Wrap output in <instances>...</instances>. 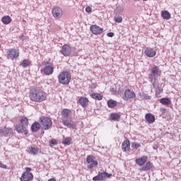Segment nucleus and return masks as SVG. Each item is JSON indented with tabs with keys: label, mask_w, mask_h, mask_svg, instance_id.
Returning <instances> with one entry per match:
<instances>
[{
	"label": "nucleus",
	"mask_w": 181,
	"mask_h": 181,
	"mask_svg": "<svg viewBox=\"0 0 181 181\" xmlns=\"http://www.w3.org/2000/svg\"><path fill=\"white\" fill-rule=\"evenodd\" d=\"M30 98L31 101L35 103H42L47 98L46 93L40 89V88H35L30 90Z\"/></svg>",
	"instance_id": "obj_1"
},
{
	"label": "nucleus",
	"mask_w": 181,
	"mask_h": 181,
	"mask_svg": "<svg viewBox=\"0 0 181 181\" xmlns=\"http://www.w3.org/2000/svg\"><path fill=\"white\" fill-rule=\"evenodd\" d=\"M159 73H160V71L159 70V67L157 66H155L151 69V74H149L148 78L150 83L153 85V88H156V85H155V83L158 81V77H159Z\"/></svg>",
	"instance_id": "obj_2"
},
{
	"label": "nucleus",
	"mask_w": 181,
	"mask_h": 181,
	"mask_svg": "<svg viewBox=\"0 0 181 181\" xmlns=\"http://www.w3.org/2000/svg\"><path fill=\"white\" fill-rule=\"evenodd\" d=\"M58 81L60 84L67 86V84H70V81H71V75L67 71H62L58 75Z\"/></svg>",
	"instance_id": "obj_3"
},
{
	"label": "nucleus",
	"mask_w": 181,
	"mask_h": 181,
	"mask_svg": "<svg viewBox=\"0 0 181 181\" xmlns=\"http://www.w3.org/2000/svg\"><path fill=\"white\" fill-rule=\"evenodd\" d=\"M40 122L42 125V128L45 129V131H47L48 129H50V127H52V119H50L48 117H41L40 118Z\"/></svg>",
	"instance_id": "obj_4"
},
{
	"label": "nucleus",
	"mask_w": 181,
	"mask_h": 181,
	"mask_svg": "<svg viewBox=\"0 0 181 181\" xmlns=\"http://www.w3.org/2000/svg\"><path fill=\"white\" fill-rule=\"evenodd\" d=\"M112 176V173H108L105 171L99 172L97 175L93 177V181H103L106 178H110Z\"/></svg>",
	"instance_id": "obj_5"
},
{
	"label": "nucleus",
	"mask_w": 181,
	"mask_h": 181,
	"mask_svg": "<svg viewBox=\"0 0 181 181\" xmlns=\"http://www.w3.org/2000/svg\"><path fill=\"white\" fill-rule=\"evenodd\" d=\"M52 16L55 19H60L63 16V10L59 6H55L52 10Z\"/></svg>",
	"instance_id": "obj_6"
},
{
	"label": "nucleus",
	"mask_w": 181,
	"mask_h": 181,
	"mask_svg": "<svg viewBox=\"0 0 181 181\" xmlns=\"http://www.w3.org/2000/svg\"><path fill=\"white\" fill-rule=\"evenodd\" d=\"M19 57V50L16 49H11L7 52V58L11 59V60H15Z\"/></svg>",
	"instance_id": "obj_7"
},
{
	"label": "nucleus",
	"mask_w": 181,
	"mask_h": 181,
	"mask_svg": "<svg viewBox=\"0 0 181 181\" xmlns=\"http://www.w3.org/2000/svg\"><path fill=\"white\" fill-rule=\"evenodd\" d=\"M0 135H2V136H11V135H13V130L12 128L5 127L3 129H0Z\"/></svg>",
	"instance_id": "obj_8"
},
{
	"label": "nucleus",
	"mask_w": 181,
	"mask_h": 181,
	"mask_svg": "<svg viewBox=\"0 0 181 181\" xmlns=\"http://www.w3.org/2000/svg\"><path fill=\"white\" fill-rule=\"evenodd\" d=\"M90 30L93 35H101L104 32V28H100L97 25H92L90 27Z\"/></svg>",
	"instance_id": "obj_9"
},
{
	"label": "nucleus",
	"mask_w": 181,
	"mask_h": 181,
	"mask_svg": "<svg viewBox=\"0 0 181 181\" xmlns=\"http://www.w3.org/2000/svg\"><path fill=\"white\" fill-rule=\"evenodd\" d=\"M62 124L64 127L69 128L70 129H76V122L74 121L66 119H62Z\"/></svg>",
	"instance_id": "obj_10"
},
{
	"label": "nucleus",
	"mask_w": 181,
	"mask_h": 181,
	"mask_svg": "<svg viewBox=\"0 0 181 181\" xmlns=\"http://www.w3.org/2000/svg\"><path fill=\"white\" fill-rule=\"evenodd\" d=\"M43 71L45 76H52V74H53V71H54V65H46L43 69Z\"/></svg>",
	"instance_id": "obj_11"
},
{
	"label": "nucleus",
	"mask_w": 181,
	"mask_h": 181,
	"mask_svg": "<svg viewBox=\"0 0 181 181\" xmlns=\"http://www.w3.org/2000/svg\"><path fill=\"white\" fill-rule=\"evenodd\" d=\"M135 97H136V94H135V92H134L133 90H131L129 89H126L124 90V100H131L132 98H135Z\"/></svg>",
	"instance_id": "obj_12"
},
{
	"label": "nucleus",
	"mask_w": 181,
	"mask_h": 181,
	"mask_svg": "<svg viewBox=\"0 0 181 181\" xmlns=\"http://www.w3.org/2000/svg\"><path fill=\"white\" fill-rule=\"evenodd\" d=\"M21 181L33 180V174L32 173L24 172L21 177Z\"/></svg>",
	"instance_id": "obj_13"
},
{
	"label": "nucleus",
	"mask_w": 181,
	"mask_h": 181,
	"mask_svg": "<svg viewBox=\"0 0 181 181\" xmlns=\"http://www.w3.org/2000/svg\"><path fill=\"white\" fill-rule=\"evenodd\" d=\"M61 53L62 54H63V56H65V57L70 56V54L71 53V47H70V45H64L62 47Z\"/></svg>",
	"instance_id": "obj_14"
},
{
	"label": "nucleus",
	"mask_w": 181,
	"mask_h": 181,
	"mask_svg": "<svg viewBox=\"0 0 181 181\" xmlns=\"http://www.w3.org/2000/svg\"><path fill=\"white\" fill-rule=\"evenodd\" d=\"M16 131H17V132L18 134H23L25 135H28V129L26 127H25V126H23L22 124H17L16 127Z\"/></svg>",
	"instance_id": "obj_15"
},
{
	"label": "nucleus",
	"mask_w": 181,
	"mask_h": 181,
	"mask_svg": "<svg viewBox=\"0 0 181 181\" xmlns=\"http://www.w3.org/2000/svg\"><path fill=\"white\" fill-rule=\"evenodd\" d=\"M144 53L147 57H155L156 56V51L152 48H146Z\"/></svg>",
	"instance_id": "obj_16"
},
{
	"label": "nucleus",
	"mask_w": 181,
	"mask_h": 181,
	"mask_svg": "<svg viewBox=\"0 0 181 181\" xmlns=\"http://www.w3.org/2000/svg\"><path fill=\"white\" fill-rule=\"evenodd\" d=\"M71 115V110L69 109H63L62 111V120L63 119H69V117Z\"/></svg>",
	"instance_id": "obj_17"
},
{
	"label": "nucleus",
	"mask_w": 181,
	"mask_h": 181,
	"mask_svg": "<svg viewBox=\"0 0 181 181\" xmlns=\"http://www.w3.org/2000/svg\"><path fill=\"white\" fill-rule=\"evenodd\" d=\"M146 160H148V156H144L140 158H136V163L139 166H144L146 163Z\"/></svg>",
	"instance_id": "obj_18"
},
{
	"label": "nucleus",
	"mask_w": 181,
	"mask_h": 181,
	"mask_svg": "<svg viewBox=\"0 0 181 181\" xmlns=\"http://www.w3.org/2000/svg\"><path fill=\"white\" fill-rule=\"evenodd\" d=\"M131 148V142L129 140L124 141L122 144V149L123 152H127V151H129Z\"/></svg>",
	"instance_id": "obj_19"
},
{
	"label": "nucleus",
	"mask_w": 181,
	"mask_h": 181,
	"mask_svg": "<svg viewBox=\"0 0 181 181\" xmlns=\"http://www.w3.org/2000/svg\"><path fill=\"white\" fill-rule=\"evenodd\" d=\"M145 119L148 124H153L155 122V116L151 113L146 114Z\"/></svg>",
	"instance_id": "obj_20"
},
{
	"label": "nucleus",
	"mask_w": 181,
	"mask_h": 181,
	"mask_svg": "<svg viewBox=\"0 0 181 181\" xmlns=\"http://www.w3.org/2000/svg\"><path fill=\"white\" fill-rule=\"evenodd\" d=\"M32 132H37L40 129V123L35 122L30 127Z\"/></svg>",
	"instance_id": "obj_21"
},
{
	"label": "nucleus",
	"mask_w": 181,
	"mask_h": 181,
	"mask_svg": "<svg viewBox=\"0 0 181 181\" xmlns=\"http://www.w3.org/2000/svg\"><path fill=\"white\" fill-rule=\"evenodd\" d=\"M159 103L162 104L163 105H170L172 104V100L169 98H162L160 100H158Z\"/></svg>",
	"instance_id": "obj_22"
},
{
	"label": "nucleus",
	"mask_w": 181,
	"mask_h": 181,
	"mask_svg": "<svg viewBox=\"0 0 181 181\" xmlns=\"http://www.w3.org/2000/svg\"><path fill=\"white\" fill-rule=\"evenodd\" d=\"M110 118L112 121L118 122L121 119V115L119 113H111L110 115Z\"/></svg>",
	"instance_id": "obj_23"
},
{
	"label": "nucleus",
	"mask_w": 181,
	"mask_h": 181,
	"mask_svg": "<svg viewBox=\"0 0 181 181\" xmlns=\"http://www.w3.org/2000/svg\"><path fill=\"white\" fill-rule=\"evenodd\" d=\"M1 22L4 25H9V23L12 22V18H11V16H4L1 18Z\"/></svg>",
	"instance_id": "obj_24"
},
{
	"label": "nucleus",
	"mask_w": 181,
	"mask_h": 181,
	"mask_svg": "<svg viewBox=\"0 0 181 181\" xmlns=\"http://www.w3.org/2000/svg\"><path fill=\"white\" fill-rule=\"evenodd\" d=\"M78 103L84 108V107H87V103H88V98H81L78 100Z\"/></svg>",
	"instance_id": "obj_25"
},
{
	"label": "nucleus",
	"mask_w": 181,
	"mask_h": 181,
	"mask_svg": "<svg viewBox=\"0 0 181 181\" xmlns=\"http://www.w3.org/2000/svg\"><path fill=\"white\" fill-rule=\"evenodd\" d=\"M21 125L24 127V128L28 129V125H29V119L26 117H22L21 119Z\"/></svg>",
	"instance_id": "obj_26"
},
{
	"label": "nucleus",
	"mask_w": 181,
	"mask_h": 181,
	"mask_svg": "<svg viewBox=\"0 0 181 181\" xmlns=\"http://www.w3.org/2000/svg\"><path fill=\"white\" fill-rule=\"evenodd\" d=\"M90 97L91 98H93V100H98V101H101V100H103V95L100 93H91Z\"/></svg>",
	"instance_id": "obj_27"
},
{
	"label": "nucleus",
	"mask_w": 181,
	"mask_h": 181,
	"mask_svg": "<svg viewBox=\"0 0 181 181\" xmlns=\"http://www.w3.org/2000/svg\"><path fill=\"white\" fill-rule=\"evenodd\" d=\"M161 16L163 19H165L166 21H168L170 18V13H169V11H163L161 12Z\"/></svg>",
	"instance_id": "obj_28"
},
{
	"label": "nucleus",
	"mask_w": 181,
	"mask_h": 181,
	"mask_svg": "<svg viewBox=\"0 0 181 181\" xmlns=\"http://www.w3.org/2000/svg\"><path fill=\"white\" fill-rule=\"evenodd\" d=\"M117 103L114 100H109L107 101V107L109 108H115V107H117Z\"/></svg>",
	"instance_id": "obj_29"
},
{
	"label": "nucleus",
	"mask_w": 181,
	"mask_h": 181,
	"mask_svg": "<svg viewBox=\"0 0 181 181\" xmlns=\"http://www.w3.org/2000/svg\"><path fill=\"white\" fill-rule=\"evenodd\" d=\"M39 153V148L37 147H31L28 151L30 155H37Z\"/></svg>",
	"instance_id": "obj_30"
},
{
	"label": "nucleus",
	"mask_w": 181,
	"mask_h": 181,
	"mask_svg": "<svg viewBox=\"0 0 181 181\" xmlns=\"http://www.w3.org/2000/svg\"><path fill=\"white\" fill-rule=\"evenodd\" d=\"M95 166H98V162L97 160L92 161L87 165V168L91 170L93 168H95Z\"/></svg>",
	"instance_id": "obj_31"
},
{
	"label": "nucleus",
	"mask_w": 181,
	"mask_h": 181,
	"mask_svg": "<svg viewBox=\"0 0 181 181\" xmlns=\"http://www.w3.org/2000/svg\"><path fill=\"white\" fill-rule=\"evenodd\" d=\"M30 62L28 59H24L21 64L20 66H22L24 69L26 67H29Z\"/></svg>",
	"instance_id": "obj_32"
},
{
	"label": "nucleus",
	"mask_w": 181,
	"mask_h": 181,
	"mask_svg": "<svg viewBox=\"0 0 181 181\" xmlns=\"http://www.w3.org/2000/svg\"><path fill=\"white\" fill-rule=\"evenodd\" d=\"M63 145H70L71 144V137H66L62 141Z\"/></svg>",
	"instance_id": "obj_33"
},
{
	"label": "nucleus",
	"mask_w": 181,
	"mask_h": 181,
	"mask_svg": "<svg viewBox=\"0 0 181 181\" xmlns=\"http://www.w3.org/2000/svg\"><path fill=\"white\" fill-rule=\"evenodd\" d=\"M95 158L94 156H88L86 158V162L87 163H91V162H94L95 160H94Z\"/></svg>",
	"instance_id": "obj_34"
},
{
	"label": "nucleus",
	"mask_w": 181,
	"mask_h": 181,
	"mask_svg": "<svg viewBox=\"0 0 181 181\" xmlns=\"http://www.w3.org/2000/svg\"><path fill=\"white\" fill-rule=\"evenodd\" d=\"M140 97H141V98H144V100H151V98H152V97L151 95H148L146 93L140 94Z\"/></svg>",
	"instance_id": "obj_35"
},
{
	"label": "nucleus",
	"mask_w": 181,
	"mask_h": 181,
	"mask_svg": "<svg viewBox=\"0 0 181 181\" xmlns=\"http://www.w3.org/2000/svg\"><path fill=\"white\" fill-rule=\"evenodd\" d=\"M132 149H137L138 148H141V144L139 143L133 142L132 143Z\"/></svg>",
	"instance_id": "obj_36"
},
{
	"label": "nucleus",
	"mask_w": 181,
	"mask_h": 181,
	"mask_svg": "<svg viewBox=\"0 0 181 181\" xmlns=\"http://www.w3.org/2000/svg\"><path fill=\"white\" fill-rule=\"evenodd\" d=\"M145 166L147 168V170H151V169H153V165L151 163V161H148Z\"/></svg>",
	"instance_id": "obj_37"
},
{
	"label": "nucleus",
	"mask_w": 181,
	"mask_h": 181,
	"mask_svg": "<svg viewBox=\"0 0 181 181\" xmlns=\"http://www.w3.org/2000/svg\"><path fill=\"white\" fill-rule=\"evenodd\" d=\"M115 21L117 23H121V22H122V18L121 16L115 17Z\"/></svg>",
	"instance_id": "obj_38"
},
{
	"label": "nucleus",
	"mask_w": 181,
	"mask_h": 181,
	"mask_svg": "<svg viewBox=\"0 0 181 181\" xmlns=\"http://www.w3.org/2000/svg\"><path fill=\"white\" fill-rule=\"evenodd\" d=\"M58 141L57 140H56L55 139H52L50 141H49V144L50 145H57Z\"/></svg>",
	"instance_id": "obj_39"
},
{
	"label": "nucleus",
	"mask_w": 181,
	"mask_h": 181,
	"mask_svg": "<svg viewBox=\"0 0 181 181\" xmlns=\"http://www.w3.org/2000/svg\"><path fill=\"white\" fill-rule=\"evenodd\" d=\"M116 11L118 13H121V12H122V11H124V8L119 6L117 7Z\"/></svg>",
	"instance_id": "obj_40"
},
{
	"label": "nucleus",
	"mask_w": 181,
	"mask_h": 181,
	"mask_svg": "<svg viewBox=\"0 0 181 181\" xmlns=\"http://www.w3.org/2000/svg\"><path fill=\"white\" fill-rule=\"evenodd\" d=\"M157 90L158 92L159 93V94H162V93H163V88L160 87V86H158L157 88Z\"/></svg>",
	"instance_id": "obj_41"
},
{
	"label": "nucleus",
	"mask_w": 181,
	"mask_h": 181,
	"mask_svg": "<svg viewBox=\"0 0 181 181\" xmlns=\"http://www.w3.org/2000/svg\"><path fill=\"white\" fill-rule=\"evenodd\" d=\"M92 11H93V8H91V7L90 6H88L86 8V12H87V13H90Z\"/></svg>",
	"instance_id": "obj_42"
},
{
	"label": "nucleus",
	"mask_w": 181,
	"mask_h": 181,
	"mask_svg": "<svg viewBox=\"0 0 181 181\" xmlns=\"http://www.w3.org/2000/svg\"><path fill=\"white\" fill-rule=\"evenodd\" d=\"M0 168L2 169H8V166L6 165L2 164V162L0 161Z\"/></svg>",
	"instance_id": "obj_43"
},
{
	"label": "nucleus",
	"mask_w": 181,
	"mask_h": 181,
	"mask_svg": "<svg viewBox=\"0 0 181 181\" xmlns=\"http://www.w3.org/2000/svg\"><path fill=\"white\" fill-rule=\"evenodd\" d=\"M107 36H108V37H114V33L112 32L107 33Z\"/></svg>",
	"instance_id": "obj_44"
},
{
	"label": "nucleus",
	"mask_w": 181,
	"mask_h": 181,
	"mask_svg": "<svg viewBox=\"0 0 181 181\" xmlns=\"http://www.w3.org/2000/svg\"><path fill=\"white\" fill-rule=\"evenodd\" d=\"M160 112H162V114H165V112H166V109H165L164 107H160Z\"/></svg>",
	"instance_id": "obj_45"
},
{
	"label": "nucleus",
	"mask_w": 181,
	"mask_h": 181,
	"mask_svg": "<svg viewBox=\"0 0 181 181\" xmlns=\"http://www.w3.org/2000/svg\"><path fill=\"white\" fill-rule=\"evenodd\" d=\"M30 170H32V168L27 167V168H25V172H27L28 173H30Z\"/></svg>",
	"instance_id": "obj_46"
},
{
	"label": "nucleus",
	"mask_w": 181,
	"mask_h": 181,
	"mask_svg": "<svg viewBox=\"0 0 181 181\" xmlns=\"http://www.w3.org/2000/svg\"><path fill=\"white\" fill-rule=\"evenodd\" d=\"M45 66H52V64H53V63L49 62H45Z\"/></svg>",
	"instance_id": "obj_47"
},
{
	"label": "nucleus",
	"mask_w": 181,
	"mask_h": 181,
	"mask_svg": "<svg viewBox=\"0 0 181 181\" xmlns=\"http://www.w3.org/2000/svg\"><path fill=\"white\" fill-rule=\"evenodd\" d=\"M140 170H141V171H146V170H148V169L146 168V165H145V166L142 167V168L140 169Z\"/></svg>",
	"instance_id": "obj_48"
},
{
	"label": "nucleus",
	"mask_w": 181,
	"mask_h": 181,
	"mask_svg": "<svg viewBox=\"0 0 181 181\" xmlns=\"http://www.w3.org/2000/svg\"><path fill=\"white\" fill-rule=\"evenodd\" d=\"M110 90H111L112 93H115V89H114V88H112L110 89Z\"/></svg>",
	"instance_id": "obj_49"
},
{
	"label": "nucleus",
	"mask_w": 181,
	"mask_h": 181,
	"mask_svg": "<svg viewBox=\"0 0 181 181\" xmlns=\"http://www.w3.org/2000/svg\"><path fill=\"white\" fill-rule=\"evenodd\" d=\"M42 134H45V132H42Z\"/></svg>",
	"instance_id": "obj_50"
},
{
	"label": "nucleus",
	"mask_w": 181,
	"mask_h": 181,
	"mask_svg": "<svg viewBox=\"0 0 181 181\" xmlns=\"http://www.w3.org/2000/svg\"><path fill=\"white\" fill-rule=\"evenodd\" d=\"M135 1H139V0H135Z\"/></svg>",
	"instance_id": "obj_51"
},
{
	"label": "nucleus",
	"mask_w": 181,
	"mask_h": 181,
	"mask_svg": "<svg viewBox=\"0 0 181 181\" xmlns=\"http://www.w3.org/2000/svg\"><path fill=\"white\" fill-rule=\"evenodd\" d=\"M0 48H1V45H0Z\"/></svg>",
	"instance_id": "obj_52"
}]
</instances>
